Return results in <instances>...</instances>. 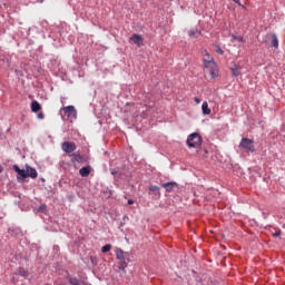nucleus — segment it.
<instances>
[{
  "mask_svg": "<svg viewBox=\"0 0 285 285\" xmlns=\"http://www.w3.org/2000/svg\"><path fill=\"white\" fill-rule=\"evenodd\" d=\"M272 48H279V39H277V35H272V42H271Z\"/></svg>",
  "mask_w": 285,
  "mask_h": 285,
  "instance_id": "4468645a",
  "label": "nucleus"
},
{
  "mask_svg": "<svg viewBox=\"0 0 285 285\" xmlns=\"http://www.w3.org/2000/svg\"><path fill=\"white\" fill-rule=\"evenodd\" d=\"M72 164H81L83 161V156L79 153H73L70 155Z\"/></svg>",
  "mask_w": 285,
  "mask_h": 285,
  "instance_id": "1a4fd4ad",
  "label": "nucleus"
},
{
  "mask_svg": "<svg viewBox=\"0 0 285 285\" xmlns=\"http://www.w3.org/2000/svg\"><path fill=\"white\" fill-rule=\"evenodd\" d=\"M61 149L63 153H67V155H72L75 150H77V145L72 141H63L61 145Z\"/></svg>",
  "mask_w": 285,
  "mask_h": 285,
  "instance_id": "0eeeda50",
  "label": "nucleus"
},
{
  "mask_svg": "<svg viewBox=\"0 0 285 285\" xmlns=\"http://www.w3.org/2000/svg\"><path fill=\"white\" fill-rule=\"evenodd\" d=\"M68 279H69L70 285H81V279H79L77 277L70 276Z\"/></svg>",
  "mask_w": 285,
  "mask_h": 285,
  "instance_id": "f3484780",
  "label": "nucleus"
},
{
  "mask_svg": "<svg viewBox=\"0 0 285 285\" xmlns=\"http://www.w3.org/2000/svg\"><path fill=\"white\" fill-rule=\"evenodd\" d=\"M234 3H237V6H240V8H244V4H242V1L240 0H233Z\"/></svg>",
  "mask_w": 285,
  "mask_h": 285,
  "instance_id": "393cba45",
  "label": "nucleus"
},
{
  "mask_svg": "<svg viewBox=\"0 0 285 285\" xmlns=\"http://www.w3.org/2000/svg\"><path fill=\"white\" fill-rule=\"evenodd\" d=\"M203 115H210L212 110L208 108V102L204 101L202 105Z\"/></svg>",
  "mask_w": 285,
  "mask_h": 285,
  "instance_id": "dca6fc26",
  "label": "nucleus"
},
{
  "mask_svg": "<svg viewBox=\"0 0 285 285\" xmlns=\"http://www.w3.org/2000/svg\"><path fill=\"white\" fill-rule=\"evenodd\" d=\"M111 249H112V245L107 244L101 247V253H109V250H111Z\"/></svg>",
  "mask_w": 285,
  "mask_h": 285,
  "instance_id": "6ab92c4d",
  "label": "nucleus"
},
{
  "mask_svg": "<svg viewBox=\"0 0 285 285\" xmlns=\"http://www.w3.org/2000/svg\"><path fill=\"white\" fill-rule=\"evenodd\" d=\"M90 170H91L90 166H85V167L80 168L79 175L81 177H88L90 175Z\"/></svg>",
  "mask_w": 285,
  "mask_h": 285,
  "instance_id": "ddd939ff",
  "label": "nucleus"
},
{
  "mask_svg": "<svg viewBox=\"0 0 285 285\" xmlns=\"http://www.w3.org/2000/svg\"><path fill=\"white\" fill-rule=\"evenodd\" d=\"M31 110L32 112H39V110H41V105L37 100L32 101Z\"/></svg>",
  "mask_w": 285,
  "mask_h": 285,
  "instance_id": "2eb2a0df",
  "label": "nucleus"
},
{
  "mask_svg": "<svg viewBox=\"0 0 285 285\" xmlns=\"http://www.w3.org/2000/svg\"><path fill=\"white\" fill-rule=\"evenodd\" d=\"M0 173H3V166L0 165Z\"/></svg>",
  "mask_w": 285,
  "mask_h": 285,
  "instance_id": "c756f323",
  "label": "nucleus"
},
{
  "mask_svg": "<svg viewBox=\"0 0 285 285\" xmlns=\"http://www.w3.org/2000/svg\"><path fill=\"white\" fill-rule=\"evenodd\" d=\"M47 208L48 207L46 205H41L38 210H39V213H46Z\"/></svg>",
  "mask_w": 285,
  "mask_h": 285,
  "instance_id": "4be33fe9",
  "label": "nucleus"
},
{
  "mask_svg": "<svg viewBox=\"0 0 285 285\" xmlns=\"http://www.w3.org/2000/svg\"><path fill=\"white\" fill-rule=\"evenodd\" d=\"M216 52L218 55H224V51L222 50V48L219 46H216Z\"/></svg>",
  "mask_w": 285,
  "mask_h": 285,
  "instance_id": "b1692460",
  "label": "nucleus"
},
{
  "mask_svg": "<svg viewBox=\"0 0 285 285\" xmlns=\"http://www.w3.org/2000/svg\"><path fill=\"white\" fill-rule=\"evenodd\" d=\"M204 59H208V57H204Z\"/></svg>",
  "mask_w": 285,
  "mask_h": 285,
  "instance_id": "2f4dec72",
  "label": "nucleus"
},
{
  "mask_svg": "<svg viewBox=\"0 0 285 285\" xmlns=\"http://www.w3.org/2000/svg\"><path fill=\"white\" fill-rule=\"evenodd\" d=\"M149 193H159V187L157 185H150Z\"/></svg>",
  "mask_w": 285,
  "mask_h": 285,
  "instance_id": "aec40b11",
  "label": "nucleus"
},
{
  "mask_svg": "<svg viewBox=\"0 0 285 285\" xmlns=\"http://www.w3.org/2000/svg\"><path fill=\"white\" fill-rule=\"evenodd\" d=\"M194 101H195L196 104H202V99H199L198 97H195V98H194Z\"/></svg>",
  "mask_w": 285,
  "mask_h": 285,
  "instance_id": "a878e982",
  "label": "nucleus"
},
{
  "mask_svg": "<svg viewBox=\"0 0 285 285\" xmlns=\"http://www.w3.org/2000/svg\"><path fill=\"white\" fill-rule=\"evenodd\" d=\"M203 61L206 72H209L212 79H217V77H219V69L217 68V62H215V59L204 58Z\"/></svg>",
  "mask_w": 285,
  "mask_h": 285,
  "instance_id": "7ed1b4c3",
  "label": "nucleus"
},
{
  "mask_svg": "<svg viewBox=\"0 0 285 285\" xmlns=\"http://www.w3.org/2000/svg\"><path fill=\"white\" fill-rule=\"evenodd\" d=\"M124 219H128V217L125 216Z\"/></svg>",
  "mask_w": 285,
  "mask_h": 285,
  "instance_id": "7c9ffc66",
  "label": "nucleus"
},
{
  "mask_svg": "<svg viewBox=\"0 0 285 285\" xmlns=\"http://www.w3.org/2000/svg\"><path fill=\"white\" fill-rule=\"evenodd\" d=\"M279 235H282L279 232L274 234V237H279Z\"/></svg>",
  "mask_w": 285,
  "mask_h": 285,
  "instance_id": "c85d7f7f",
  "label": "nucleus"
},
{
  "mask_svg": "<svg viewBox=\"0 0 285 285\" xmlns=\"http://www.w3.org/2000/svg\"><path fill=\"white\" fill-rule=\"evenodd\" d=\"M176 186L177 184L175 181L164 183L161 185V187L165 188L166 193H173Z\"/></svg>",
  "mask_w": 285,
  "mask_h": 285,
  "instance_id": "9d476101",
  "label": "nucleus"
},
{
  "mask_svg": "<svg viewBox=\"0 0 285 285\" xmlns=\"http://www.w3.org/2000/svg\"><path fill=\"white\" fill-rule=\"evenodd\" d=\"M233 77H239L242 75V66L234 65V67L229 68Z\"/></svg>",
  "mask_w": 285,
  "mask_h": 285,
  "instance_id": "9b49d317",
  "label": "nucleus"
},
{
  "mask_svg": "<svg viewBox=\"0 0 285 285\" xmlns=\"http://www.w3.org/2000/svg\"><path fill=\"white\" fill-rule=\"evenodd\" d=\"M203 57H208V59H213V57H210V53H208V50L203 51Z\"/></svg>",
  "mask_w": 285,
  "mask_h": 285,
  "instance_id": "5701e85b",
  "label": "nucleus"
},
{
  "mask_svg": "<svg viewBox=\"0 0 285 285\" xmlns=\"http://www.w3.org/2000/svg\"><path fill=\"white\" fill-rule=\"evenodd\" d=\"M130 253L125 252L124 249L116 248V258L119 261L118 268L119 271H126L128 268V263L130 262Z\"/></svg>",
  "mask_w": 285,
  "mask_h": 285,
  "instance_id": "f03ea898",
  "label": "nucleus"
},
{
  "mask_svg": "<svg viewBox=\"0 0 285 285\" xmlns=\"http://www.w3.org/2000/svg\"><path fill=\"white\" fill-rule=\"evenodd\" d=\"M130 41H132L136 46H138V48H140V46H144V38H141L140 35L134 33L130 37Z\"/></svg>",
  "mask_w": 285,
  "mask_h": 285,
  "instance_id": "6e6552de",
  "label": "nucleus"
},
{
  "mask_svg": "<svg viewBox=\"0 0 285 285\" xmlns=\"http://www.w3.org/2000/svg\"><path fill=\"white\" fill-rule=\"evenodd\" d=\"M45 115L43 112L38 114V119H43Z\"/></svg>",
  "mask_w": 285,
  "mask_h": 285,
  "instance_id": "bb28decb",
  "label": "nucleus"
},
{
  "mask_svg": "<svg viewBox=\"0 0 285 285\" xmlns=\"http://www.w3.org/2000/svg\"><path fill=\"white\" fill-rule=\"evenodd\" d=\"M13 170L18 174V179H28V177H30L31 179H37V177H39V173H37V169L30 167L29 165L26 166V170L19 168L17 165H13Z\"/></svg>",
  "mask_w": 285,
  "mask_h": 285,
  "instance_id": "f257e3e1",
  "label": "nucleus"
},
{
  "mask_svg": "<svg viewBox=\"0 0 285 285\" xmlns=\"http://www.w3.org/2000/svg\"><path fill=\"white\" fill-rule=\"evenodd\" d=\"M239 147L245 150V153H255V141L250 138H242Z\"/></svg>",
  "mask_w": 285,
  "mask_h": 285,
  "instance_id": "423d86ee",
  "label": "nucleus"
},
{
  "mask_svg": "<svg viewBox=\"0 0 285 285\" xmlns=\"http://www.w3.org/2000/svg\"><path fill=\"white\" fill-rule=\"evenodd\" d=\"M60 115L62 119H66L67 117V119H70L72 121V119H77V109H75V106L70 105L61 108Z\"/></svg>",
  "mask_w": 285,
  "mask_h": 285,
  "instance_id": "20e7f679",
  "label": "nucleus"
},
{
  "mask_svg": "<svg viewBox=\"0 0 285 285\" xmlns=\"http://www.w3.org/2000/svg\"><path fill=\"white\" fill-rule=\"evenodd\" d=\"M132 204H135V200L129 199V200H128V205H129V206H132Z\"/></svg>",
  "mask_w": 285,
  "mask_h": 285,
  "instance_id": "cd10ccee",
  "label": "nucleus"
},
{
  "mask_svg": "<svg viewBox=\"0 0 285 285\" xmlns=\"http://www.w3.org/2000/svg\"><path fill=\"white\" fill-rule=\"evenodd\" d=\"M17 275H20L21 277H28L29 273L28 271L23 269L22 267L17 269Z\"/></svg>",
  "mask_w": 285,
  "mask_h": 285,
  "instance_id": "a211bd4d",
  "label": "nucleus"
},
{
  "mask_svg": "<svg viewBox=\"0 0 285 285\" xmlns=\"http://www.w3.org/2000/svg\"><path fill=\"white\" fill-rule=\"evenodd\" d=\"M187 146L189 148H199L202 146V136L197 132H193L187 137Z\"/></svg>",
  "mask_w": 285,
  "mask_h": 285,
  "instance_id": "39448f33",
  "label": "nucleus"
},
{
  "mask_svg": "<svg viewBox=\"0 0 285 285\" xmlns=\"http://www.w3.org/2000/svg\"><path fill=\"white\" fill-rule=\"evenodd\" d=\"M233 39L235 41H239V42L244 41V37H242V36H233Z\"/></svg>",
  "mask_w": 285,
  "mask_h": 285,
  "instance_id": "412c9836",
  "label": "nucleus"
},
{
  "mask_svg": "<svg viewBox=\"0 0 285 285\" xmlns=\"http://www.w3.org/2000/svg\"><path fill=\"white\" fill-rule=\"evenodd\" d=\"M188 36L193 39H199V37H202V31H199L198 29H190L188 31Z\"/></svg>",
  "mask_w": 285,
  "mask_h": 285,
  "instance_id": "f8f14e48",
  "label": "nucleus"
}]
</instances>
